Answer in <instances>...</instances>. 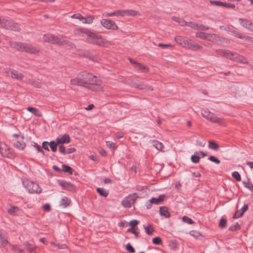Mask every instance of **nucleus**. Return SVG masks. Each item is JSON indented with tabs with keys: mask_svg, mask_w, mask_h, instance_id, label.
Returning <instances> with one entry per match:
<instances>
[{
	"mask_svg": "<svg viewBox=\"0 0 253 253\" xmlns=\"http://www.w3.org/2000/svg\"><path fill=\"white\" fill-rule=\"evenodd\" d=\"M95 75L85 71L79 73L77 77L70 81L71 84L76 86H82L91 89L94 85Z\"/></svg>",
	"mask_w": 253,
	"mask_h": 253,
	"instance_id": "nucleus-1",
	"label": "nucleus"
},
{
	"mask_svg": "<svg viewBox=\"0 0 253 253\" xmlns=\"http://www.w3.org/2000/svg\"><path fill=\"white\" fill-rule=\"evenodd\" d=\"M217 55L224 56L231 60L243 64H248L247 59L243 56L234 53L228 50L218 49L216 50Z\"/></svg>",
	"mask_w": 253,
	"mask_h": 253,
	"instance_id": "nucleus-2",
	"label": "nucleus"
},
{
	"mask_svg": "<svg viewBox=\"0 0 253 253\" xmlns=\"http://www.w3.org/2000/svg\"><path fill=\"white\" fill-rule=\"evenodd\" d=\"M174 40L178 44L184 48L192 50H200L202 49L201 45L185 37L177 36L175 37Z\"/></svg>",
	"mask_w": 253,
	"mask_h": 253,
	"instance_id": "nucleus-3",
	"label": "nucleus"
},
{
	"mask_svg": "<svg viewBox=\"0 0 253 253\" xmlns=\"http://www.w3.org/2000/svg\"><path fill=\"white\" fill-rule=\"evenodd\" d=\"M10 45L19 51L26 52L31 54H37L39 53L40 51L38 48L27 43L11 42L10 43Z\"/></svg>",
	"mask_w": 253,
	"mask_h": 253,
	"instance_id": "nucleus-4",
	"label": "nucleus"
},
{
	"mask_svg": "<svg viewBox=\"0 0 253 253\" xmlns=\"http://www.w3.org/2000/svg\"><path fill=\"white\" fill-rule=\"evenodd\" d=\"M202 115L207 120L213 123H216L220 126H226L227 125V121L225 119L217 117L214 114L207 109L202 110Z\"/></svg>",
	"mask_w": 253,
	"mask_h": 253,
	"instance_id": "nucleus-5",
	"label": "nucleus"
},
{
	"mask_svg": "<svg viewBox=\"0 0 253 253\" xmlns=\"http://www.w3.org/2000/svg\"><path fill=\"white\" fill-rule=\"evenodd\" d=\"M43 40L44 42L53 44L63 45L67 43L66 40L51 34H44L43 36Z\"/></svg>",
	"mask_w": 253,
	"mask_h": 253,
	"instance_id": "nucleus-6",
	"label": "nucleus"
},
{
	"mask_svg": "<svg viewBox=\"0 0 253 253\" xmlns=\"http://www.w3.org/2000/svg\"><path fill=\"white\" fill-rule=\"evenodd\" d=\"M25 187L31 193H41L42 189L39 185L29 180L26 179L23 181Z\"/></svg>",
	"mask_w": 253,
	"mask_h": 253,
	"instance_id": "nucleus-7",
	"label": "nucleus"
},
{
	"mask_svg": "<svg viewBox=\"0 0 253 253\" xmlns=\"http://www.w3.org/2000/svg\"><path fill=\"white\" fill-rule=\"evenodd\" d=\"M0 153L4 157L13 159L16 157V153L5 143L0 142Z\"/></svg>",
	"mask_w": 253,
	"mask_h": 253,
	"instance_id": "nucleus-8",
	"label": "nucleus"
},
{
	"mask_svg": "<svg viewBox=\"0 0 253 253\" xmlns=\"http://www.w3.org/2000/svg\"><path fill=\"white\" fill-rule=\"evenodd\" d=\"M74 33L79 36H84L86 35L87 38V41L89 42L93 43L95 38V35L93 33L90 32L85 28H77L75 30Z\"/></svg>",
	"mask_w": 253,
	"mask_h": 253,
	"instance_id": "nucleus-9",
	"label": "nucleus"
},
{
	"mask_svg": "<svg viewBox=\"0 0 253 253\" xmlns=\"http://www.w3.org/2000/svg\"><path fill=\"white\" fill-rule=\"evenodd\" d=\"M138 198L136 193H133L126 197L122 202V205L125 208H130L135 203Z\"/></svg>",
	"mask_w": 253,
	"mask_h": 253,
	"instance_id": "nucleus-10",
	"label": "nucleus"
},
{
	"mask_svg": "<svg viewBox=\"0 0 253 253\" xmlns=\"http://www.w3.org/2000/svg\"><path fill=\"white\" fill-rule=\"evenodd\" d=\"M0 25L2 27L14 31H18L20 29L17 24L13 23L11 21L5 19H0Z\"/></svg>",
	"mask_w": 253,
	"mask_h": 253,
	"instance_id": "nucleus-11",
	"label": "nucleus"
},
{
	"mask_svg": "<svg viewBox=\"0 0 253 253\" xmlns=\"http://www.w3.org/2000/svg\"><path fill=\"white\" fill-rule=\"evenodd\" d=\"M101 23L104 28L107 29L116 30L118 29V26L116 23L111 20L106 19H102L101 21Z\"/></svg>",
	"mask_w": 253,
	"mask_h": 253,
	"instance_id": "nucleus-12",
	"label": "nucleus"
},
{
	"mask_svg": "<svg viewBox=\"0 0 253 253\" xmlns=\"http://www.w3.org/2000/svg\"><path fill=\"white\" fill-rule=\"evenodd\" d=\"M96 44L107 47H109L113 44L111 42L98 35H96Z\"/></svg>",
	"mask_w": 253,
	"mask_h": 253,
	"instance_id": "nucleus-13",
	"label": "nucleus"
},
{
	"mask_svg": "<svg viewBox=\"0 0 253 253\" xmlns=\"http://www.w3.org/2000/svg\"><path fill=\"white\" fill-rule=\"evenodd\" d=\"M5 73L8 76L11 77L13 79L22 80L24 77L22 74L18 72L17 71L11 69H6Z\"/></svg>",
	"mask_w": 253,
	"mask_h": 253,
	"instance_id": "nucleus-14",
	"label": "nucleus"
},
{
	"mask_svg": "<svg viewBox=\"0 0 253 253\" xmlns=\"http://www.w3.org/2000/svg\"><path fill=\"white\" fill-rule=\"evenodd\" d=\"M59 184L64 189L70 191H75L76 187L70 182H66L64 181H60L59 182Z\"/></svg>",
	"mask_w": 253,
	"mask_h": 253,
	"instance_id": "nucleus-15",
	"label": "nucleus"
},
{
	"mask_svg": "<svg viewBox=\"0 0 253 253\" xmlns=\"http://www.w3.org/2000/svg\"><path fill=\"white\" fill-rule=\"evenodd\" d=\"M7 211L9 214L12 216H18L20 210L18 207L11 205L7 209Z\"/></svg>",
	"mask_w": 253,
	"mask_h": 253,
	"instance_id": "nucleus-16",
	"label": "nucleus"
},
{
	"mask_svg": "<svg viewBox=\"0 0 253 253\" xmlns=\"http://www.w3.org/2000/svg\"><path fill=\"white\" fill-rule=\"evenodd\" d=\"M70 137L68 134H64L56 139V141L58 144L69 143L70 142Z\"/></svg>",
	"mask_w": 253,
	"mask_h": 253,
	"instance_id": "nucleus-17",
	"label": "nucleus"
},
{
	"mask_svg": "<svg viewBox=\"0 0 253 253\" xmlns=\"http://www.w3.org/2000/svg\"><path fill=\"white\" fill-rule=\"evenodd\" d=\"M239 21L242 26L253 32V23L251 22L247 19H240Z\"/></svg>",
	"mask_w": 253,
	"mask_h": 253,
	"instance_id": "nucleus-18",
	"label": "nucleus"
},
{
	"mask_svg": "<svg viewBox=\"0 0 253 253\" xmlns=\"http://www.w3.org/2000/svg\"><path fill=\"white\" fill-rule=\"evenodd\" d=\"M24 137L22 136L20 139L17 140L14 143V146L17 149L22 150L26 147V144L24 141Z\"/></svg>",
	"mask_w": 253,
	"mask_h": 253,
	"instance_id": "nucleus-19",
	"label": "nucleus"
},
{
	"mask_svg": "<svg viewBox=\"0 0 253 253\" xmlns=\"http://www.w3.org/2000/svg\"><path fill=\"white\" fill-rule=\"evenodd\" d=\"M248 209V206L245 205L240 210H237L233 215L234 218H238L241 217Z\"/></svg>",
	"mask_w": 253,
	"mask_h": 253,
	"instance_id": "nucleus-20",
	"label": "nucleus"
},
{
	"mask_svg": "<svg viewBox=\"0 0 253 253\" xmlns=\"http://www.w3.org/2000/svg\"><path fill=\"white\" fill-rule=\"evenodd\" d=\"M135 63V68L138 71H140L142 72H148L149 71V68L146 67V66L144 65L143 64H142L141 63H139L138 62L137 63Z\"/></svg>",
	"mask_w": 253,
	"mask_h": 253,
	"instance_id": "nucleus-21",
	"label": "nucleus"
},
{
	"mask_svg": "<svg viewBox=\"0 0 253 253\" xmlns=\"http://www.w3.org/2000/svg\"><path fill=\"white\" fill-rule=\"evenodd\" d=\"M160 214L161 215L166 218H169L170 216V213L169 211L168 208L166 207H162L160 208Z\"/></svg>",
	"mask_w": 253,
	"mask_h": 253,
	"instance_id": "nucleus-22",
	"label": "nucleus"
},
{
	"mask_svg": "<svg viewBox=\"0 0 253 253\" xmlns=\"http://www.w3.org/2000/svg\"><path fill=\"white\" fill-rule=\"evenodd\" d=\"M24 246L25 249L30 253H34L37 249V247L34 246L31 243L26 242L24 244Z\"/></svg>",
	"mask_w": 253,
	"mask_h": 253,
	"instance_id": "nucleus-23",
	"label": "nucleus"
},
{
	"mask_svg": "<svg viewBox=\"0 0 253 253\" xmlns=\"http://www.w3.org/2000/svg\"><path fill=\"white\" fill-rule=\"evenodd\" d=\"M137 14V12L133 10H121V16L125 15L135 16Z\"/></svg>",
	"mask_w": 253,
	"mask_h": 253,
	"instance_id": "nucleus-24",
	"label": "nucleus"
},
{
	"mask_svg": "<svg viewBox=\"0 0 253 253\" xmlns=\"http://www.w3.org/2000/svg\"><path fill=\"white\" fill-rule=\"evenodd\" d=\"M165 197L164 195H161L158 198H152L150 200V202L152 204H159L164 201Z\"/></svg>",
	"mask_w": 253,
	"mask_h": 253,
	"instance_id": "nucleus-25",
	"label": "nucleus"
},
{
	"mask_svg": "<svg viewBox=\"0 0 253 253\" xmlns=\"http://www.w3.org/2000/svg\"><path fill=\"white\" fill-rule=\"evenodd\" d=\"M96 190L101 196L104 198L107 197L109 194L108 191L103 188H97Z\"/></svg>",
	"mask_w": 253,
	"mask_h": 253,
	"instance_id": "nucleus-26",
	"label": "nucleus"
},
{
	"mask_svg": "<svg viewBox=\"0 0 253 253\" xmlns=\"http://www.w3.org/2000/svg\"><path fill=\"white\" fill-rule=\"evenodd\" d=\"M153 146L159 151H163L164 148L162 143L157 140H153Z\"/></svg>",
	"mask_w": 253,
	"mask_h": 253,
	"instance_id": "nucleus-27",
	"label": "nucleus"
},
{
	"mask_svg": "<svg viewBox=\"0 0 253 253\" xmlns=\"http://www.w3.org/2000/svg\"><path fill=\"white\" fill-rule=\"evenodd\" d=\"M27 110L29 112H31L32 113L34 114L37 117H41L42 115L41 112L36 108L29 107L27 108Z\"/></svg>",
	"mask_w": 253,
	"mask_h": 253,
	"instance_id": "nucleus-28",
	"label": "nucleus"
},
{
	"mask_svg": "<svg viewBox=\"0 0 253 253\" xmlns=\"http://www.w3.org/2000/svg\"><path fill=\"white\" fill-rule=\"evenodd\" d=\"M71 203L70 200L67 197H64L62 198L60 202L61 206L64 208H66L70 205Z\"/></svg>",
	"mask_w": 253,
	"mask_h": 253,
	"instance_id": "nucleus-29",
	"label": "nucleus"
},
{
	"mask_svg": "<svg viewBox=\"0 0 253 253\" xmlns=\"http://www.w3.org/2000/svg\"><path fill=\"white\" fill-rule=\"evenodd\" d=\"M104 17H111V16H121V10H117L113 12H106L103 14Z\"/></svg>",
	"mask_w": 253,
	"mask_h": 253,
	"instance_id": "nucleus-30",
	"label": "nucleus"
},
{
	"mask_svg": "<svg viewBox=\"0 0 253 253\" xmlns=\"http://www.w3.org/2000/svg\"><path fill=\"white\" fill-rule=\"evenodd\" d=\"M94 20V16H88L84 17L83 20L82 21L83 23L84 24H90L93 22Z\"/></svg>",
	"mask_w": 253,
	"mask_h": 253,
	"instance_id": "nucleus-31",
	"label": "nucleus"
},
{
	"mask_svg": "<svg viewBox=\"0 0 253 253\" xmlns=\"http://www.w3.org/2000/svg\"><path fill=\"white\" fill-rule=\"evenodd\" d=\"M106 145L107 147L109 148L112 150H115L117 148V145L115 143L112 142L110 141H106Z\"/></svg>",
	"mask_w": 253,
	"mask_h": 253,
	"instance_id": "nucleus-32",
	"label": "nucleus"
},
{
	"mask_svg": "<svg viewBox=\"0 0 253 253\" xmlns=\"http://www.w3.org/2000/svg\"><path fill=\"white\" fill-rule=\"evenodd\" d=\"M205 40L213 42L216 40V35L207 33Z\"/></svg>",
	"mask_w": 253,
	"mask_h": 253,
	"instance_id": "nucleus-33",
	"label": "nucleus"
},
{
	"mask_svg": "<svg viewBox=\"0 0 253 253\" xmlns=\"http://www.w3.org/2000/svg\"><path fill=\"white\" fill-rule=\"evenodd\" d=\"M209 147L211 149L217 150L218 149L219 146L214 141H210L209 142Z\"/></svg>",
	"mask_w": 253,
	"mask_h": 253,
	"instance_id": "nucleus-34",
	"label": "nucleus"
},
{
	"mask_svg": "<svg viewBox=\"0 0 253 253\" xmlns=\"http://www.w3.org/2000/svg\"><path fill=\"white\" fill-rule=\"evenodd\" d=\"M62 170L65 172H68L70 174L73 173V169L69 166L66 165H62Z\"/></svg>",
	"mask_w": 253,
	"mask_h": 253,
	"instance_id": "nucleus-35",
	"label": "nucleus"
},
{
	"mask_svg": "<svg viewBox=\"0 0 253 253\" xmlns=\"http://www.w3.org/2000/svg\"><path fill=\"white\" fill-rule=\"evenodd\" d=\"M57 145H59V144H57V143L56 140H55V141H51L49 143V146H50L51 150L53 152L56 151Z\"/></svg>",
	"mask_w": 253,
	"mask_h": 253,
	"instance_id": "nucleus-36",
	"label": "nucleus"
},
{
	"mask_svg": "<svg viewBox=\"0 0 253 253\" xmlns=\"http://www.w3.org/2000/svg\"><path fill=\"white\" fill-rule=\"evenodd\" d=\"M50 244L52 246L54 247L57 248L58 249H65L67 248V246L66 245H59L57 244L54 242H50Z\"/></svg>",
	"mask_w": 253,
	"mask_h": 253,
	"instance_id": "nucleus-37",
	"label": "nucleus"
},
{
	"mask_svg": "<svg viewBox=\"0 0 253 253\" xmlns=\"http://www.w3.org/2000/svg\"><path fill=\"white\" fill-rule=\"evenodd\" d=\"M145 230L146 233L149 235L152 234L154 231V228L152 225H148L146 227H145Z\"/></svg>",
	"mask_w": 253,
	"mask_h": 253,
	"instance_id": "nucleus-38",
	"label": "nucleus"
},
{
	"mask_svg": "<svg viewBox=\"0 0 253 253\" xmlns=\"http://www.w3.org/2000/svg\"><path fill=\"white\" fill-rule=\"evenodd\" d=\"M173 19L179 23L182 26L187 25L188 23L183 20V19H180L178 17H174L173 18Z\"/></svg>",
	"mask_w": 253,
	"mask_h": 253,
	"instance_id": "nucleus-39",
	"label": "nucleus"
},
{
	"mask_svg": "<svg viewBox=\"0 0 253 253\" xmlns=\"http://www.w3.org/2000/svg\"><path fill=\"white\" fill-rule=\"evenodd\" d=\"M152 243L154 245H161L162 243V240L159 237H156L152 239Z\"/></svg>",
	"mask_w": 253,
	"mask_h": 253,
	"instance_id": "nucleus-40",
	"label": "nucleus"
},
{
	"mask_svg": "<svg viewBox=\"0 0 253 253\" xmlns=\"http://www.w3.org/2000/svg\"><path fill=\"white\" fill-rule=\"evenodd\" d=\"M138 224V221L136 220H133L129 222V225L131 227L130 229H128L127 231H130L132 229L135 228V227Z\"/></svg>",
	"mask_w": 253,
	"mask_h": 253,
	"instance_id": "nucleus-41",
	"label": "nucleus"
},
{
	"mask_svg": "<svg viewBox=\"0 0 253 253\" xmlns=\"http://www.w3.org/2000/svg\"><path fill=\"white\" fill-rule=\"evenodd\" d=\"M11 250L17 252L18 253H24V251L23 249L19 248L16 245H11Z\"/></svg>",
	"mask_w": 253,
	"mask_h": 253,
	"instance_id": "nucleus-42",
	"label": "nucleus"
},
{
	"mask_svg": "<svg viewBox=\"0 0 253 253\" xmlns=\"http://www.w3.org/2000/svg\"><path fill=\"white\" fill-rule=\"evenodd\" d=\"M226 225H227L226 219L224 218H221L220 220V221H219V227L221 228H223L225 227L226 226Z\"/></svg>",
	"mask_w": 253,
	"mask_h": 253,
	"instance_id": "nucleus-43",
	"label": "nucleus"
},
{
	"mask_svg": "<svg viewBox=\"0 0 253 253\" xmlns=\"http://www.w3.org/2000/svg\"><path fill=\"white\" fill-rule=\"evenodd\" d=\"M232 176L234 178H235L237 181H240L241 180V177L239 173L237 171H234L232 174Z\"/></svg>",
	"mask_w": 253,
	"mask_h": 253,
	"instance_id": "nucleus-44",
	"label": "nucleus"
},
{
	"mask_svg": "<svg viewBox=\"0 0 253 253\" xmlns=\"http://www.w3.org/2000/svg\"><path fill=\"white\" fill-rule=\"evenodd\" d=\"M71 17L72 18L78 19L82 21L83 20V19H84V17H83L80 13L74 14L72 15Z\"/></svg>",
	"mask_w": 253,
	"mask_h": 253,
	"instance_id": "nucleus-45",
	"label": "nucleus"
},
{
	"mask_svg": "<svg viewBox=\"0 0 253 253\" xmlns=\"http://www.w3.org/2000/svg\"><path fill=\"white\" fill-rule=\"evenodd\" d=\"M240 229V226L238 223H237L235 225L231 226L229 227V230L231 231H234L237 230H239Z\"/></svg>",
	"mask_w": 253,
	"mask_h": 253,
	"instance_id": "nucleus-46",
	"label": "nucleus"
},
{
	"mask_svg": "<svg viewBox=\"0 0 253 253\" xmlns=\"http://www.w3.org/2000/svg\"><path fill=\"white\" fill-rule=\"evenodd\" d=\"M191 161L194 163H198L200 161V157L197 155H194L191 156Z\"/></svg>",
	"mask_w": 253,
	"mask_h": 253,
	"instance_id": "nucleus-47",
	"label": "nucleus"
},
{
	"mask_svg": "<svg viewBox=\"0 0 253 253\" xmlns=\"http://www.w3.org/2000/svg\"><path fill=\"white\" fill-rule=\"evenodd\" d=\"M0 239L2 246L5 247L8 244V242L7 240L3 237L1 235H0Z\"/></svg>",
	"mask_w": 253,
	"mask_h": 253,
	"instance_id": "nucleus-48",
	"label": "nucleus"
},
{
	"mask_svg": "<svg viewBox=\"0 0 253 253\" xmlns=\"http://www.w3.org/2000/svg\"><path fill=\"white\" fill-rule=\"evenodd\" d=\"M187 26L190 27L191 28L194 29L198 30V24L196 23L192 22H189L187 24Z\"/></svg>",
	"mask_w": 253,
	"mask_h": 253,
	"instance_id": "nucleus-49",
	"label": "nucleus"
},
{
	"mask_svg": "<svg viewBox=\"0 0 253 253\" xmlns=\"http://www.w3.org/2000/svg\"><path fill=\"white\" fill-rule=\"evenodd\" d=\"M206 34H207V33H206L197 32L196 33V36L197 38H199L205 40Z\"/></svg>",
	"mask_w": 253,
	"mask_h": 253,
	"instance_id": "nucleus-50",
	"label": "nucleus"
},
{
	"mask_svg": "<svg viewBox=\"0 0 253 253\" xmlns=\"http://www.w3.org/2000/svg\"><path fill=\"white\" fill-rule=\"evenodd\" d=\"M42 209L44 211H49L51 210V206L49 204H45L42 206Z\"/></svg>",
	"mask_w": 253,
	"mask_h": 253,
	"instance_id": "nucleus-51",
	"label": "nucleus"
},
{
	"mask_svg": "<svg viewBox=\"0 0 253 253\" xmlns=\"http://www.w3.org/2000/svg\"><path fill=\"white\" fill-rule=\"evenodd\" d=\"M182 220L184 222L188 223V224H191L193 223L192 219L186 216H183Z\"/></svg>",
	"mask_w": 253,
	"mask_h": 253,
	"instance_id": "nucleus-52",
	"label": "nucleus"
},
{
	"mask_svg": "<svg viewBox=\"0 0 253 253\" xmlns=\"http://www.w3.org/2000/svg\"><path fill=\"white\" fill-rule=\"evenodd\" d=\"M126 249L130 253H134L135 252L134 249L129 243L126 245Z\"/></svg>",
	"mask_w": 253,
	"mask_h": 253,
	"instance_id": "nucleus-53",
	"label": "nucleus"
},
{
	"mask_svg": "<svg viewBox=\"0 0 253 253\" xmlns=\"http://www.w3.org/2000/svg\"><path fill=\"white\" fill-rule=\"evenodd\" d=\"M209 160L211 162H213L217 164L220 163V161L217 158L213 156H210Z\"/></svg>",
	"mask_w": 253,
	"mask_h": 253,
	"instance_id": "nucleus-54",
	"label": "nucleus"
},
{
	"mask_svg": "<svg viewBox=\"0 0 253 253\" xmlns=\"http://www.w3.org/2000/svg\"><path fill=\"white\" fill-rule=\"evenodd\" d=\"M245 186L249 189L251 191H253V185L250 182L244 183Z\"/></svg>",
	"mask_w": 253,
	"mask_h": 253,
	"instance_id": "nucleus-55",
	"label": "nucleus"
},
{
	"mask_svg": "<svg viewBox=\"0 0 253 253\" xmlns=\"http://www.w3.org/2000/svg\"><path fill=\"white\" fill-rule=\"evenodd\" d=\"M158 46L163 48L173 47V46L171 45L170 44H163L161 43H159Z\"/></svg>",
	"mask_w": 253,
	"mask_h": 253,
	"instance_id": "nucleus-56",
	"label": "nucleus"
},
{
	"mask_svg": "<svg viewBox=\"0 0 253 253\" xmlns=\"http://www.w3.org/2000/svg\"><path fill=\"white\" fill-rule=\"evenodd\" d=\"M236 36H237L240 39H246L247 40H249V39H251V38L249 37V36H242V34L241 33H236Z\"/></svg>",
	"mask_w": 253,
	"mask_h": 253,
	"instance_id": "nucleus-57",
	"label": "nucleus"
},
{
	"mask_svg": "<svg viewBox=\"0 0 253 253\" xmlns=\"http://www.w3.org/2000/svg\"><path fill=\"white\" fill-rule=\"evenodd\" d=\"M66 150L67 149H65V147L63 145H61L59 146V151L62 154L64 155L66 154Z\"/></svg>",
	"mask_w": 253,
	"mask_h": 253,
	"instance_id": "nucleus-58",
	"label": "nucleus"
},
{
	"mask_svg": "<svg viewBox=\"0 0 253 253\" xmlns=\"http://www.w3.org/2000/svg\"><path fill=\"white\" fill-rule=\"evenodd\" d=\"M84 57L89 58L90 60H93L94 56L93 54H90L88 52H86L84 54Z\"/></svg>",
	"mask_w": 253,
	"mask_h": 253,
	"instance_id": "nucleus-59",
	"label": "nucleus"
},
{
	"mask_svg": "<svg viewBox=\"0 0 253 253\" xmlns=\"http://www.w3.org/2000/svg\"><path fill=\"white\" fill-rule=\"evenodd\" d=\"M99 153L103 157H106L107 156V153H106V151L102 148H101L99 150Z\"/></svg>",
	"mask_w": 253,
	"mask_h": 253,
	"instance_id": "nucleus-60",
	"label": "nucleus"
},
{
	"mask_svg": "<svg viewBox=\"0 0 253 253\" xmlns=\"http://www.w3.org/2000/svg\"><path fill=\"white\" fill-rule=\"evenodd\" d=\"M48 146H49V143H48L47 142H43L42 143V147L45 150L49 151Z\"/></svg>",
	"mask_w": 253,
	"mask_h": 253,
	"instance_id": "nucleus-61",
	"label": "nucleus"
},
{
	"mask_svg": "<svg viewBox=\"0 0 253 253\" xmlns=\"http://www.w3.org/2000/svg\"><path fill=\"white\" fill-rule=\"evenodd\" d=\"M76 151L75 148H70L66 150V154H71Z\"/></svg>",
	"mask_w": 253,
	"mask_h": 253,
	"instance_id": "nucleus-62",
	"label": "nucleus"
},
{
	"mask_svg": "<svg viewBox=\"0 0 253 253\" xmlns=\"http://www.w3.org/2000/svg\"><path fill=\"white\" fill-rule=\"evenodd\" d=\"M224 6L227 8H235V5L232 3H225Z\"/></svg>",
	"mask_w": 253,
	"mask_h": 253,
	"instance_id": "nucleus-63",
	"label": "nucleus"
},
{
	"mask_svg": "<svg viewBox=\"0 0 253 253\" xmlns=\"http://www.w3.org/2000/svg\"><path fill=\"white\" fill-rule=\"evenodd\" d=\"M198 30L200 29V30H207L208 29H209V27H207L204 25H199L198 24Z\"/></svg>",
	"mask_w": 253,
	"mask_h": 253,
	"instance_id": "nucleus-64",
	"label": "nucleus"
}]
</instances>
